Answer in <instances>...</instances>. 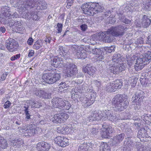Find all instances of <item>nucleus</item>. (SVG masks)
<instances>
[{"label":"nucleus","mask_w":151,"mask_h":151,"mask_svg":"<svg viewBox=\"0 0 151 151\" xmlns=\"http://www.w3.org/2000/svg\"><path fill=\"white\" fill-rule=\"evenodd\" d=\"M127 29L124 24L112 27L107 31L99 33V39L104 42L110 43L113 41L114 36L119 37L123 36Z\"/></svg>","instance_id":"f257e3e1"},{"label":"nucleus","mask_w":151,"mask_h":151,"mask_svg":"<svg viewBox=\"0 0 151 151\" xmlns=\"http://www.w3.org/2000/svg\"><path fill=\"white\" fill-rule=\"evenodd\" d=\"M128 96L125 94H117L112 101V104L116 111H122L126 109L129 104Z\"/></svg>","instance_id":"f03ea898"},{"label":"nucleus","mask_w":151,"mask_h":151,"mask_svg":"<svg viewBox=\"0 0 151 151\" xmlns=\"http://www.w3.org/2000/svg\"><path fill=\"white\" fill-rule=\"evenodd\" d=\"M61 78V74L60 73L48 72L44 73L42 78L45 82L49 84H52L59 81Z\"/></svg>","instance_id":"7ed1b4c3"},{"label":"nucleus","mask_w":151,"mask_h":151,"mask_svg":"<svg viewBox=\"0 0 151 151\" xmlns=\"http://www.w3.org/2000/svg\"><path fill=\"white\" fill-rule=\"evenodd\" d=\"M102 115L103 119H107L112 122L120 119L121 117L120 115L115 113L114 111L108 110H105L102 112Z\"/></svg>","instance_id":"20e7f679"},{"label":"nucleus","mask_w":151,"mask_h":151,"mask_svg":"<svg viewBox=\"0 0 151 151\" xmlns=\"http://www.w3.org/2000/svg\"><path fill=\"white\" fill-rule=\"evenodd\" d=\"M29 4L26 5V8L29 7L33 8L34 6H37V9H44L47 8V4L43 0H31Z\"/></svg>","instance_id":"39448f33"},{"label":"nucleus","mask_w":151,"mask_h":151,"mask_svg":"<svg viewBox=\"0 0 151 151\" xmlns=\"http://www.w3.org/2000/svg\"><path fill=\"white\" fill-rule=\"evenodd\" d=\"M69 117L68 114L65 112H60L55 114L52 119V122L55 123H61L64 122Z\"/></svg>","instance_id":"423d86ee"},{"label":"nucleus","mask_w":151,"mask_h":151,"mask_svg":"<svg viewBox=\"0 0 151 151\" xmlns=\"http://www.w3.org/2000/svg\"><path fill=\"white\" fill-rule=\"evenodd\" d=\"M6 47L10 52H15L17 50L19 45L17 42L15 40L12 38H9L6 41Z\"/></svg>","instance_id":"0eeeda50"},{"label":"nucleus","mask_w":151,"mask_h":151,"mask_svg":"<svg viewBox=\"0 0 151 151\" xmlns=\"http://www.w3.org/2000/svg\"><path fill=\"white\" fill-rule=\"evenodd\" d=\"M65 67L68 69L67 76L68 77H74L76 76L77 70L76 65L68 62L65 63Z\"/></svg>","instance_id":"6e6552de"},{"label":"nucleus","mask_w":151,"mask_h":151,"mask_svg":"<svg viewBox=\"0 0 151 151\" xmlns=\"http://www.w3.org/2000/svg\"><path fill=\"white\" fill-rule=\"evenodd\" d=\"M125 64L122 63L119 65L113 66L110 65L109 67V70L111 71V73L114 74H118L123 70H124L126 68Z\"/></svg>","instance_id":"1a4fd4ad"},{"label":"nucleus","mask_w":151,"mask_h":151,"mask_svg":"<svg viewBox=\"0 0 151 151\" xmlns=\"http://www.w3.org/2000/svg\"><path fill=\"white\" fill-rule=\"evenodd\" d=\"M65 101L60 98L54 97L52 100V103L54 107L62 109L64 105H65Z\"/></svg>","instance_id":"9d476101"},{"label":"nucleus","mask_w":151,"mask_h":151,"mask_svg":"<svg viewBox=\"0 0 151 151\" xmlns=\"http://www.w3.org/2000/svg\"><path fill=\"white\" fill-rule=\"evenodd\" d=\"M144 93L143 91L141 90H138L135 93L134 96L133 97L132 100L134 102L136 103L137 105H139L143 100L144 97Z\"/></svg>","instance_id":"9b49d317"},{"label":"nucleus","mask_w":151,"mask_h":151,"mask_svg":"<svg viewBox=\"0 0 151 151\" xmlns=\"http://www.w3.org/2000/svg\"><path fill=\"white\" fill-rule=\"evenodd\" d=\"M52 63L51 64L55 68L65 67V63H64L62 59L58 56L54 57L52 60Z\"/></svg>","instance_id":"f8f14e48"},{"label":"nucleus","mask_w":151,"mask_h":151,"mask_svg":"<svg viewBox=\"0 0 151 151\" xmlns=\"http://www.w3.org/2000/svg\"><path fill=\"white\" fill-rule=\"evenodd\" d=\"M123 145L124 149L126 151H132L134 143L131 137H128L126 138Z\"/></svg>","instance_id":"ddd939ff"},{"label":"nucleus","mask_w":151,"mask_h":151,"mask_svg":"<svg viewBox=\"0 0 151 151\" xmlns=\"http://www.w3.org/2000/svg\"><path fill=\"white\" fill-rule=\"evenodd\" d=\"M103 127L104 129L101 133V136L103 138H108L111 137V134L114 132V130L111 127L108 126L105 127L104 125Z\"/></svg>","instance_id":"4468645a"},{"label":"nucleus","mask_w":151,"mask_h":151,"mask_svg":"<svg viewBox=\"0 0 151 151\" xmlns=\"http://www.w3.org/2000/svg\"><path fill=\"white\" fill-rule=\"evenodd\" d=\"M55 142L60 146L65 147L68 145V139L61 136H57L55 139Z\"/></svg>","instance_id":"2eb2a0df"},{"label":"nucleus","mask_w":151,"mask_h":151,"mask_svg":"<svg viewBox=\"0 0 151 151\" xmlns=\"http://www.w3.org/2000/svg\"><path fill=\"white\" fill-rule=\"evenodd\" d=\"M102 112L101 113L98 112H94L91 114L88 118L87 120L89 122H91L94 121H98L101 119H102Z\"/></svg>","instance_id":"dca6fc26"},{"label":"nucleus","mask_w":151,"mask_h":151,"mask_svg":"<svg viewBox=\"0 0 151 151\" xmlns=\"http://www.w3.org/2000/svg\"><path fill=\"white\" fill-rule=\"evenodd\" d=\"M93 5H91L92 7H93V11L94 15L98 12H102L104 11L105 9L102 4L101 3L93 2Z\"/></svg>","instance_id":"f3484780"},{"label":"nucleus","mask_w":151,"mask_h":151,"mask_svg":"<svg viewBox=\"0 0 151 151\" xmlns=\"http://www.w3.org/2000/svg\"><path fill=\"white\" fill-rule=\"evenodd\" d=\"M83 70L84 73L91 76H93L95 72L96 68L91 64H88L86 66L83 67Z\"/></svg>","instance_id":"a211bd4d"},{"label":"nucleus","mask_w":151,"mask_h":151,"mask_svg":"<svg viewBox=\"0 0 151 151\" xmlns=\"http://www.w3.org/2000/svg\"><path fill=\"white\" fill-rule=\"evenodd\" d=\"M142 60V58L140 57L139 58H137L136 59V63L134 66L135 70L136 71H139L142 70L144 67V65H145L144 64L146 63Z\"/></svg>","instance_id":"6ab92c4d"},{"label":"nucleus","mask_w":151,"mask_h":151,"mask_svg":"<svg viewBox=\"0 0 151 151\" xmlns=\"http://www.w3.org/2000/svg\"><path fill=\"white\" fill-rule=\"evenodd\" d=\"M51 147L50 145L45 142H40L37 145V148L39 150H48Z\"/></svg>","instance_id":"aec40b11"},{"label":"nucleus","mask_w":151,"mask_h":151,"mask_svg":"<svg viewBox=\"0 0 151 151\" xmlns=\"http://www.w3.org/2000/svg\"><path fill=\"white\" fill-rule=\"evenodd\" d=\"M88 99V98L86 97H81L80 98V100L83 103V105L85 108L88 107L94 102L93 101Z\"/></svg>","instance_id":"412c9836"},{"label":"nucleus","mask_w":151,"mask_h":151,"mask_svg":"<svg viewBox=\"0 0 151 151\" xmlns=\"http://www.w3.org/2000/svg\"><path fill=\"white\" fill-rule=\"evenodd\" d=\"M140 57L142 58V60L146 63L145 64H148L151 61V51H147L144 55L141 56Z\"/></svg>","instance_id":"4be33fe9"},{"label":"nucleus","mask_w":151,"mask_h":151,"mask_svg":"<svg viewBox=\"0 0 151 151\" xmlns=\"http://www.w3.org/2000/svg\"><path fill=\"white\" fill-rule=\"evenodd\" d=\"M141 3L145 10L149 11L151 9V0H142Z\"/></svg>","instance_id":"5701e85b"},{"label":"nucleus","mask_w":151,"mask_h":151,"mask_svg":"<svg viewBox=\"0 0 151 151\" xmlns=\"http://www.w3.org/2000/svg\"><path fill=\"white\" fill-rule=\"evenodd\" d=\"M93 3H91L88 4L87 6L85 9H84V12L86 14H87L90 16H93L94 15V12H93V7H92L91 5H93Z\"/></svg>","instance_id":"b1692460"},{"label":"nucleus","mask_w":151,"mask_h":151,"mask_svg":"<svg viewBox=\"0 0 151 151\" xmlns=\"http://www.w3.org/2000/svg\"><path fill=\"white\" fill-rule=\"evenodd\" d=\"M123 57L121 55L118 53H116L113 55L112 58V62L114 63L113 65H114L115 63H118L121 61H123Z\"/></svg>","instance_id":"393cba45"},{"label":"nucleus","mask_w":151,"mask_h":151,"mask_svg":"<svg viewBox=\"0 0 151 151\" xmlns=\"http://www.w3.org/2000/svg\"><path fill=\"white\" fill-rule=\"evenodd\" d=\"M151 20L146 15H144L142 18V26L145 28L148 27L150 24Z\"/></svg>","instance_id":"a878e982"},{"label":"nucleus","mask_w":151,"mask_h":151,"mask_svg":"<svg viewBox=\"0 0 151 151\" xmlns=\"http://www.w3.org/2000/svg\"><path fill=\"white\" fill-rule=\"evenodd\" d=\"M125 134L124 133H121L119 134H117L114 138L113 142L114 143L115 142V144H119L122 141L124 138Z\"/></svg>","instance_id":"bb28decb"},{"label":"nucleus","mask_w":151,"mask_h":151,"mask_svg":"<svg viewBox=\"0 0 151 151\" xmlns=\"http://www.w3.org/2000/svg\"><path fill=\"white\" fill-rule=\"evenodd\" d=\"M9 141L12 144V145L15 147H18L24 143L23 141H22V139H16L14 140L11 139Z\"/></svg>","instance_id":"cd10ccee"},{"label":"nucleus","mask_w":151,"mask_h":151,"mask_svg":"<svg viewBox=\"0 0 151 151\" xmlns=\"http://www.w3.org/2000/svg\"><path fill=\"white\" fill-rule=\"evenodd\" d=\"M76 55L78 59H84L87 57V54L85 50H79L77 52Z\"/></svg>","instance_id":"c85d7f7f"},{"label":"nucleus","mask_w":151,"mask_h":151,"mask_svg":"<svg viewBox=\"0 0 151 151\" xmlns=\"http://www.w3.org/2000/svg\"><path fill=\"white\" fill-rule=\"evenodd\" d=\"M148 136L146 131L144 128H142L139 130L137 133V136L139 138H146Z\"/></svg>","instance_id":"c756f323"},{"label":"nucleus","mask_w":151,"mask_h":151,"mask_svg":"<svg viewBox=\"0 0 151 151\" xmlns=\"http://www.w3.org/2000/svg\"><path fill=\"white\" fill-rule=\"evenodd\" d=\"M112 83L115 91L117 89H119L122 88V83L121 80L119 79L116 80V81H113Z\"/></svg>","instance_id":"7c9ffc66"},{"label":"nucleus","mask_w":151,"mask_h":151,"mask_svg":"<svg viewBox=\"0 0 151 151\" xmlns=\"http://www.w3.org/2000/svg\"><path fill=\"white\" fill-rule=\"evenodd\" d=\"M36 127L35 124H31L29 125V129H27L26 131L28 130L29 132L31 134L34 135L37 132V130H36Z\"/></svg>","instance_id":"2f4dec72"},{"label":"nucleus","mask_w":151,"mask_h":151,"mask_svg":"<svg viewBox=\"0 0 151 151\" xmlns=\"http://www.w3.org/2000/svg\"><path fill=\"white\" fill-rule=\"evenodd\" d=\"M100 150V151H111L110 147L106 143L104 142L101 143Z\"/></svg>","instance_id":"473e14b6"},{"label":"nucleus","mask_w":151,"mask_h":151,"mask_svg":"<svg viewBox=\"0 0 151 151\" xmlns=\"http://www.w3.org/2000/svg\"><path fill=\"white\" fill-rule=\"evenodd\" d=\"M0 146L3 149H5L8 146V144L6 140L0 135Z\"/></svg>","instance_id":"72a5a7b5"},{"label":"nucleus","mask_w":151,"mask_h":151,"mask_svg":"<svg viewBox=\"0 0 151 151\" xmlns=\"http://www.w3.org/2000/svg\"><path fill=\"white\" fill-rule=\"evenodd\" d=\"M43 42L41 40H38L35 42L33 46L34 49L37 50L42 47Z\"/></svg>","instance_id":"f704fd0d"},{"label":"nucleus","mask_w":151,"mask_h":151,"mask_svg":"<svg viewBox=\"0 0 151 151\" xmlns=\"http://www.w3.org/2000/svg\"><path fill=\"white\" fill-rule=\"evenodd\" d=\"M99 128L98 124H96L93 126L91 129V132L92 135H97L99 132Z\"/></svg>","instance_id":"c9c22d12"},{"label":"nucleus","mask_w":151,"mask_h":151,"mask_svg":"<svg viewBox=\"0 0 151 151\" xmlns=\"http://www.w3.org/2000/svg\"><path fill=\"white\" fill-rule=\"evenodd\" d=\"M113 87L114 86L112 83H108L106 87L105 90L110 92H115V90Z\"/></svg>","instance_id":"e433bc0d"},{"label":"nucleus","mask_w":151,"mask_h":151,"mask_svg":"<svg viewBox=\"0 0 151 151\" xmlns=\"http://www.w3.org/2000/svg\"><path fill=\"white\" fill-rule=\"evenodd\" d=\"M51 93L49 92H46L42 90L41 93V97L45 99H50L51 98Z\"/></svg>","instance_id":"4c0bfd02"},{"label":"nucleus","mask_w":151,"mask_h":151,"mask_svg":"<svg viewBox=\"0 0 151 151\" xmlns=\"http://www.w3.org/2000/svg\"><path fill=\"white\" fill-rule=\"evenodd\" d=\"M135 59L133 56L132 57H129L127 58V63L129 67L134 64L135 63Z\"/></svg>","instance_id":"58836bf2"},{"label":"nucleus","mask_w":151,"mask_h":151,"mask_svg":"<svg viewBox=\"0 0 151 151\" xmlns=\"http://www.w3.org/2000/svg\"><path fill=\"white\" fill-rule=\"evenodd\" d=\"M115 47L114 46H111L110 47H104L103 50L109 53H111L114 51Z\"/></svg>","instance_id":"ea45409f"},{"label":"nucleus","mask_w":151,"mask_h":151,"mask_svg":"<svg viewBox=\"0 0 151 151\" xmlns=\"http://www.w3.org/2000/svg\"><path fill=\"white\" fill-rule=\"evenodd\" d=\"M87 145L84 143L81 144L78 148V151H87L88 148L86 146Z\"/></svg>","instance_id":"a19ab883"},{"label":"nucleus","mask_w":151,"mask_h":151,"mask_svg":"<svg viewBox=\"0 0 151 151\" xmlns=\"http://www.w3.org/2000/svg\"><path fill=\"white\" fill-rule=\"evenodd\" d=\"M103 48H94L93 54H96L97 55L99 54H102V53L103 52Z\"/></svg>","instance_id":"79ce46f5"},{"label":"nucleus","mask_w":151,"mask_h":151,"mask_svg":"<svg viewBox=\"0 0 151 151\" xmlns=\"http://www.w3.org/2000/svg\"><path fill=\"white\" fill-rule=\"evenodd\" d=\"M96 92H93L91 94H90L87 97V98H88V99H90L94 102L96 97Z\"/></svg>","instance_id":"37998d69"},{"label":"nucleus","mask_w":151,"mask_h":151,"mask_svg":"<svg viewBox=\"0 0 151 151\" xmlns=\"http://www.w3.org/2000/svg\"><path fill=\"white\" fill-rule=\"evenodd\" d=\"M65 105H64V107L62 108V109L64 110H69L71 107V105L70 103L67 101H65Z\"/></svg>","instance_id":"c03bdc74"},{"label":"nucleus","mask_w":151,"mask_h":151,"mask_svg":"<svg viewBox=\"0 0 151 151\" xmlns=\"http://www.w3.org/2000/svg\"><path fill=\"white\" fill-rule=\"evenodd\" d=\"M140 81L141 84L143 85H147L148 83V79L146 78H140Z\"/></svg>","instance_id":"a18cd8bd"},{"label":"nucleus","mask_w":151,"mask_h":151,"mask_svg":"<svg viewBox=\"0 0 151 151\" xmlns=\"http://www.w3.org/2000/svg\"><path fill=\"white\" fill-rule=\"evenodd\" d=\"M17 32L21 33H23L25 31V28L22 25L18 26L17 27Z\"/></svg>","instance_id":"49530a36"},{"label":"nucleus","mask_w":151,"mask_h":151,"mask_svg":"<svg viewBox=\"0 0 151 151\" xmlns=\"http://www.w3.org/2000/svg\"><path fill=\"white\" fill-rule=\"evenodd\" d=\"M59 86H59V88L61 89V88H62L64 89L65 90H66L65 88H67L68 86H69L68 85L64 82H61Z\"/></svg>","instance_id":"de8ad7c7"},{"label":"nucleus","mask_w":151,"mask_h":151,"mask_svg":"<svg viewBox=\"0 0 151 151\" xmlns=\"http://www.w3.org/2000/svg\"><path fill=\"white\" fill-rule=\"evenodd\" d=\"M9 12V11H7L3 13V15L8 19L12 18L11 14Z\"/></svg>","instance_id":"09e8293b"},{"label":"nucleus","mask_w":151,"mask_h":151,"mask_svg":"<svg viewBox=\"0 0 151 151\" xmlns=\"http://www.w3.org/2000/svg\"><path fill=\"white\" fill-rule=\"evenodd\" d=\"M9 20L8 19L5 18H2L0 17V22L2 23L5 24L7 23L8 21Z\"/></svg>","instance_id":"8fccbe9b"},{"label":"nucleus","mask_w":151,"mask_h":151,"mask_svg":"<svg viewBox=\"0 0 151 151\" xmlns=\"http://www.w3.org/2000/svg\"><path fill=\"white\" fill-rule=\"evenodd\" d=\"M72 97L73 96L74 94V95H79V94L80 93L78 91V90L76 88H73L72 91Z\"/></svg>","instance_id":"3c124183"},{"label":"nucleus","mask_w":151,"mask_h":151,"mask_svg":"<svg viewBox=\"0 0 151 151\" xmlns=\"http://www.w3.org/2000/svg\"><path fill=\"white\" fill-rule=\"evenodd\" d=\"M8 22L7 23L8 24V26L10 27H12L13 26H15V20H14L12 19L10 21L9 20Z\"/></svg>","instance_id":"603ef678"},{"label":"nucleus","mask_w":151,"mask_h":151,"mask_svg":"<svg viewBox=\"0 0 151 151\" xmlns=\"http://www.w3.org/2000/svg\"><path fill=\"white\" fill-rule=\"evenodd\" d=\"M111 14V12L109 10H105V12H104L102 14V15H104V17H105V18H106V17L108 16H109Z\"/></svg>","instance_id":"864d4df0"},{"label":"nucleus","mask_w":151,"mask_h":151,"mask_svg":"<svg viewBox=\"0 0 151 151\" xmlns=\"http://www.w3.org/2000/svg\"><path fill=\"white\" fill-rule=\"evenodd\" d=\"M58 27V33H60L61 32L62 28V24H60L59 23H58L57 25Z\"/></svg>","instance_id":"5fc2aeb1"},{"label":"nucleus","mask_w":151,"mask_h":151,"mask_svg":"<svg viewBox=\"0 0 151 151\" xmlns=\"http://www.w3.org/2000/svg\"><path fill=\"white\" fill-rule=\"evenodd\" d=\"M20 57V54H19L15 55H14L11 58V60L12 61L14 60H15L18 59Z\"/></svg>","instance_id":"6e6d98bb"},{"label":"nucleus","mask_w":151,"mask_h":151,"mask_svg":"<svg viewBox=\"0 0 151 151\" xmlns=\"http://www.w3.org/2000/svg\"><path fill=\"white\" fill-rule=\"evenodd\" d=\"M121 22L126 24H129L131 23V20L126 18L125 17L123 18Z\"/></svg>","instance_id":"4d7b16f0"},{"label":"nucleus","mask_w":151,"mask_h":151,"mask_svg":"<svg viewBox=\"0 0 151 151\" xmlns=\"http://www.w3.org/2000/svg\"><path fill=\"white\" fill-rule=\"evenodd\" d=\"M11 104V102L9 101H7L5 102L4 105V107L5 109L8 108H9Z\"/></svg>","instance_id":"13d9d810"},{"label":"nucleus","mask_w":151,"mask_h":151,"mask_svg":"<svg viewBox=\"0 0 151 151\" xmlns=\"http://www.w3.org/2000/svg\"><path fill=\"white\" fill-rule=\"evenodd\" d=\"M30 1L31 0H22V4H24V8H27L25 7V6H26V5H27L28 4H29ZM29 7H27V8Z\"/></svg>","instance_id":"bf43d9fd"},{"label":"nucleus","mask_w":151,"mask_h":151,"mask_svg":"<svg viewBox=\"0 0 151 151\" xmlns=\"http://www.w3.org/2000/svg\"><path fill=\"white\" fill-rule=\"evenodd\" d=\"M57 130L58 132L59 133H60L63 134H65V131H64L63 127H58Z\"/></svg>","instance_id":"052dcab7"},{"label":"nucleus","mask_w":151,"mask_h":151,"mask_svg":"<svg viewBox=\"0 0 151 151\" xmlns=\"http://www.w3.org/2000/svg\"><path fill=\"white\" fill-rule=\"evenodd\" d=\"M42 91V90H38L37 91H36L34 93V94L37 96H38L40 97H41V93Z\"/></svg>","instance_id":"680f3d73"},{"label":"nucleus","mask_w":151,"mask_h":151,"mask_svg":"<svg viewBox=\"0 0 151 151\" xmlns=\"http://www.w3.org/2000/svg\"><path fill=\"white\" fill-rule=\"evenodd\" d=\"M62 56L63 57L64 59L66 60H70L69 58V57L67 52H64L63 53Z\"/></svg>","instance_id":"e2e57ef3"},{"label":"nucleus","mask_w":151,"mask_h":151,"mask_svg":"<svg viewBox=\"0 0 151 151\" xmlns=\"http://www.w3.org/2000/svg\"><path fill=\"white\" fill-rule=\"evenodd\" d=\"M134 24L137 27H140L142 25V23L141 24L138 19H137L135 21Z\"/></svg>","instance_id":"0e129e2a"},{"label":"nucleus","mask_w":151,"mask_h":151,"mask_svg":"<svg viewBox=\"0 0 151 151\" xmlns=\"http://www.w3.org/2000/svg\"><path fill=\"white\" fill-rule=\"evenodd\" d=\"M85 144H86L87 146V147L88 148H89L90 147L91 148H93L94 145L91 142H90V143L88 142H86L85 143Z\"/></svg>","instance_id":"69168bd1"},{"label":"nucleus","mask_w":151,"mask_h":151,"mask_svg":"<svg viewBox=\"0 0 151 151\" xmlns=\"http://www.w3.org/2000/svg\"><path fill=\"white\" fill-rule=\"evenodd\" d=\"M8 74V73L7 72H5L4 73H3L1 77V81H4L5 80L6 76Z\"/></svg>","instance_id":"338daca9"},{"label":"nucleus","mask_w":151,"mask_h":151,"mask_svg":"<svg viewBox=\"0 0 151 151\" xmlns=\"http://www.w3.org/2000/svg\"><path fill=\"white\" fill-rule=\"evenodd\" d=\"M81 29L83 31H85L87 28V26L85 24H83L80 26Z\"/></svg>","instance_id":"774afa93"}]
</instances>
